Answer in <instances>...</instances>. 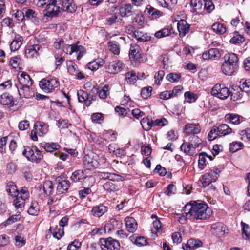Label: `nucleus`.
Segmentation results:
<instances>
[{"label": "nucleus", "instance_id": "6", "mask_svg": "<svg viewBox=\"0 0 250 250\" xmlns=\"http://www.w3.org/2000/svg\"><path fill=\"white\" fill-rule=\"evenodd\" d=\"M39 85L41 88L46 93L52 92L59 85V83L55 78H46L40 81Z\"/></svg>", "mask_w": 250, "mask_h": 250}, {"label": "nucleus", "instance_id": "4", "mask_svg": "<svg viewBox=\"0 0 250 250\" xmlns=\"http://www.w3.org/2000/svg\"><path fill=\"white\" fill-rule=\"evenodd\" d=\"M60 0H50L43 10L44 15L48 17L58 16L61 12Z\"/></svg>", "mask_w": 250, "mask_h": 250}, {"label": "nucleus", "instance_id": "38", "mask_svg": "<svg viewBox=\"0 0 250 250\" xmlns=\"http://www.w3.org/2000/svg\"><path fill=\"white\" fill-rule=\"evenodd\" d=\"M218 134L219 136H225L230 134L232 132V129L227 124H222L218 127Z\"/></svg>", "mask_w": 250, "mask_h": 250}, {"label": "nucleus", "instance_id": "15", "mask_svg": "<svg viewBox=\"0 0 250 250\" xmlns=\"http://www.w3.org/2000/svg\"><path fill=\"white\" fill-rule=\"evenodd\" d=\"M98 176L101 179H108L112 181H123L124 178L122 176L115 173L107 172H99Z\"/></svg>", "mask_w": 250, "mask_h": 250}, {"label": "nucleus", "instance_id": "50", "mask_svg": "<svg viewBox=\"0 0 250 250\" xmlns=\"http://www.w3.org/2000/svg\"><path fill=\"white\" fill-rule=\"evenodd\" d=\"M77 46V44H73L72 45L67 44L63 47V50L67 54L71 55L73 53L75 52Z\"/></svg>", "mask_w": 250, "mask_h": 250}, {"label": "nucleus", "instance_id": "45", "mask_svg": "<svg viewBox=\"0 0 250 250\" xmlns=\"http://www.w3.org/2000/svg\"><path fill=\"white\" fill-rule=\"evenodd\" d=\"M202 242L199 240L190 239L188 241L187 245L189 249L194 250L202 246Z\"/></svg>", "mask_w": 250, "mask_h": 250}, {"label": "nucleus", "instance_id": "31", "mask_svg": "<svg viewBox=\"0 0 250 250\" xmlns=\"http://www.w3.org/2000/svg\"><path fill=\"white\" fill-rule=\"evenodd\" d=\"M174 33L172 27L169 26L164 28L155 33V35L158 38H161L166 36H170Z\"/></svg>", "mask_w": 250, "mask_h": 250}, {"label": "nucleus", "instance_id": "54", "mask_svg": "<svg viewBox=\"0 0 250 250\" xmlns=\"http://www.w3.org/2000/svg\"><path fill=\"white\" fill-rule=\"evenodd\" d=\"M15 197L16 198L13 201V204L16 208L21 209V210L24 206V201L21 199L19 197V196H16Z\"/></svg>", "mask_w": 250, "mask_h": 250}, {"label": "nucleus", "instance_id": "64", "mask_svg": "<svg viewBox=\"0 0 250 250\" xmlns=\"http://www.w3.org/2000/svg\"><path fill=\"white\" fill-rule=\"evenodd\" d=\"M208 173H206L202 176V180L201 181L202 184L204 187H207L208 186L212 181H211L210 177Z\"/></svg>", "mask_w": 250, "mask_h": 250}, {"label": "nucleus", "instance_id": "44", "mask_svg": "<svg viewBox=\"0 0 250 250\" xmlns=\"http://www.w3.org/2000/svg\"><path fill=\"white\" fill-rule=\"evenodd\" d=\"M100 98L104 99L109 94V87L108 85H104L97 91Z\"/></svg>", "mask_w": 250, "mask_h": 250}, {"label": "nucleus", "instance_id": "48", "mask_svg": "<svg viewBox=\"0 0 250 250\" xmlns=\"http://www.w3.org/2000/svg\"><path fill=\"white\" fill-rule=\"evenodd\" d=\"M189 143L195 149L199 146L202 141L197 136L193 135L189 138Z\"/></svg>", "mask_w": 250, "mask_h": 250}, {"label": "nucleus", "instance_id": "1", "mask_svg": "<svg viewBox=\"0 0 250 250\" xmlns=\"http://www.w3.org/2000/svg\"><path fill=\"white\" fill-rule=\"evenodd\" d=\"M185 215L179 216L177 214L178 221L181 224H184L187 219L193 221L206 220L210 217L212 211L207 204L204 202L197 203L191 201L185 205L183 209Z\"/></svg>", "mask_w": 250, "mask_h": 250}, {"label": "nucleus", "instance_id": "19", "mask_svg": "<svg viewBox=\"0 0 250 250\" xmlns=\"http://www.w3.org/2000/svg\"><path fill=\"white\" fill-rule=\"evenodd\" d=\"M16 86L21 97L28 98L33 96V91L30 88L31 85H20L19 86L16 85Z\"/></svg>", "mask_w": 250, "mask_h": 250}, {"label": "nucleus", "instance_id": "8", "mask_svg": "<svg viewBox=\"0 0 250 250\" xmlns=\"http://www.w3.org/2000/svg\"><path fill=\"white\" fill-rule=\"evenodd\" d=\"M211 94L219 99H226L230 95V91L224 85L217 83L211 89Z\"/></svg>", "mask_w": 250, "mask_h": 250}, {"label": "nucleus", "instance_id": "7", "mask_svg": "<svg viewBox=\"0 0 250 250\" xmlns=\"http://www.w3.org/2000/svg\"><path fill=\"white\" fill-rule=\"evenodd\" d=\"M100 245L102 250H119L120 248L119 241L111 237L100 239Z\"/></svg>", "mask_w": 250, "mask_h": 250}, {"label": "nucleus", "instance_id": "40", "mask_svg": "<svg viewBox=\"0 0 250 250\" xmlns=\"http://www.w3.org/2000/svg\"><path fill=\"white\" fill-rule=\"evenodd\" d=\"M212 29L215 33L219 35L224 34L226 31L225 26L219 22L214 23L212 25Z\"/></svg>", "mask_w": 250, "mask_h": 250}, {"label": "nucleus", "instance_id": "3", "mask_svg": "<svg viewBox=\"0 0 250 250\" xmlns=\"http://www.w3.org/2000/svg\"><path fill=\"white\" fill-rule=\"evenodd\" d=\"M22 154L25 156L27 159L32 162L39 163L43 158V154L35 146L32 147L24 146V150Z\"/></svg>", "mask_w": 250, "mask_h": 250}, {"label": "nucleus", "instance_id": "51", "mask_svg": "<svg viewBox=\"0 0 250 250\" xmlns=\"http://www.w3.org/2000/svg\"><path fill=\"white\" fill-rule=\"evenodd\" d=\"M122 223L120 221H117L114 218H112L110 220V224H108L106 227H109L110 229H114L116 228H119L121 225Z\"/></svg>", "mask_w": 250, "mask_h": 250}, {"label": "nucleus", "instance_id": "43", "mask_svg": "<svg viewBox=\"0 0 250 250\" xmlns=\"http://www.w3.org/2000/svg\"><path fill=\"white\" fill-rule=\"evenodd\" d=\"M108 47L109 50L114 54L118 55L120 53L119 44L116 41H111L108 42Z\"/></svg>", "mask_w": 250, "mask_h": 250}, {"label": "nucleus", "instance_id": "59", "mask_svg": "<svg viewBox=\"0 0 250 250\" xmlns=\"http://www.w3.org/2000/svg\"><path fill=\"white\" fill-rule=\"evenodd\" d=\"M180 77V74L171 73L167 76L166 79L169 82H175L178 81Z\"/></svg>", "mask_w": 250, "mask_h": 250}, {"label": "nucleus", "instance_id": "37", "mask_svg": "<svg viewBox=\"0 0 250 250\" xmlns=\"http://www.w3.org/2000/svg\"><path fill=\"white\" fill-rule=\"evenodd\" d=\"M0 103L3 105L13 104V97L8 93H3L0 97Z\"/></svg>", "mask_w": 250, "mask_h": 250}, {"label": "nucleus", "instance_id": "63", "mask_svg": "<svg viewBox=\"0 0 250 250\" xmlns=\"http://www.w3.org/2000/svg\"><path fill=\"white\" fill-rule=\"evenodd\" d=\"M239 87L243 92L247 93L250 91V79L245 80Z\"/></svg>", "mask_w": 250, "mask_h": 250}, {"label": "nucleus", "instance_id": "58", "mask_svg": "<svg viewBox=\"0 0 250 250\" xmlns=\"http://www.w3.org/2000/svg\"><path fill=\"white\" fill-rule=\"evenodd\" d=\"M152 88L151 86L145 87L142 89L141 95L143 98L147 99L151 95Z\"/></svg>", "mask_w": 250, "mask_h": 250}, {"label": "nucleus", "instance_id": "61", "mask_svg": "<svg viewBox=\"0 0 250 250\" xmlns=\"http://www.w3.org/2000/svg\"><path fill=\"white\" fill-rule=\"evenodd\" d=\"M153 228L151 229V231L153 233H156L161 229L162 224L161 222L156 219L153 222Z\"/></svg>", "mask_w": 250, "mask_h": 250}, {"label": "nucleus", "instance_id": "33", "mask_svg": "<svg viewBox=\"0 0 250 250\" xmlns=\"http://www.w3.org/2000/svg\"><path fill=\"white\" fill-rule=\"evenodd\" d=\"M78 99L79 102H85L86 105L88 106L91 104V101L88 100V95L85 91L80 90L77 91Z\"/></svg>", "mask_w": 250, "mask_h": 250}, {"label": "nucleus", "instance_id": "25", "mask_svg": "<svg viewBox=\"0 0 250 250\" xmlns=\"http://www.w3.org/2000/svg\"><path fill=\"white\" fill-rule=\"evenodd\" d=\"M18 81L20 85H31L32 84V81L30 76L24 72H21L18 76Z\"/></svg>", "mask_w": 250, "mask_h": 250}, {"label": "nucleus", "instance_id": "34", "mask_svg": "<svg viewBox=\"0 0 250 250\" xmlns=\"http://www.w3.org/2000/svg\"><path fill=\"white\" fill-rule=\"evenodd\" d=\"M134 37L137 41L140 42H145L150 40L151 37L146 33L139 31H135L134 32Z\"/></svg>", "mask_w": 250, "mask_h": 250}, {"label": "nucleus", "instance_id": "32", "mask_svg": "<svg viewBox=\"0 0 250 250\" xmlns=\"http://www.w3.org/2000/svg\"><path fill=\"white\" fill-rule=\"evenodd\" d=\"M6 190L9 195L13 197L19 195L18 190L16 185L13 182L10 181L7 184Z\"/></svg>", "mask_w": 250, "mask_h": 250}, {"label": "nucleus", "instance_id": "52", "mask_svg": "<svg viewBox=\"0 0 250 250\" xmlns=\"http://www.w3.org/2000/svg\"><path fill=\"white\" fill-rule=\"evenodd\" d=\"M103 188L108 192H111L116 189L117 186L112 182L108 181L104 184L103 185Z\"/></svg>", "mask_w": 250, "mask_h": 250}, {"label": "nucleus", "instance_id": "35", "mask_svg": "<svg viewBox=\"0 0 250 250\" xmlns=\"http://www.w3.org/2000/svg\"><path fill=\"white\" fill-rule=\"evenodd\" d=\"M40 211L38 203L36 201H33L28 209V213L33 216H37L38 215Z\"/></svg>", "mask_w": 250, "mask_h": 250}, {"label": "nucleus", "instance_id": "41", "mask_svg": "<svg viewBox=\"0 0 250 250\" xmlns=\"http://www.w3.org/2000/svg\"><path fill=\"white\" fill-rule=\"evenodd\" d=\"M42 146L47 152H53L55 150L59 149L60 147V146L55 143H46L43 144Z\"/></svg>", "mask_w": 250, "mask_h": 250}, {"label": "nucleus", "instance_id": "24", "mask_svg": "<svg viewBox=\"0 0 250 250\" xmlns=\"http://www.w3.org/2000/svg\"><path fill=\"white\" fill-rule=\"evenodd\" d=\"M23 38L19 35L15 36L14 39L10 44V48L11 51H15L18 50L22 44Z\"/></svg>", "mask_w": 250, "mask_h": 250}, {"label": "nucleus", "instance_id": "36", "mask_svg": "<svg viewBox=\"0 0 250 250\" xmlns=\"http://www.w3.org/2000/svg\"><path fill=\"white\" fill-rule=\"evenodd\" d=\"M146 12H147L149 15V17L151 19H157L161 16L162 14L161 12L150 5H148L146 7Z\"/></svg>", "mask_w": 250, "mask_h": 250}, {"label": "nucleus", "instance_id": "53", "mask_svg": "<svg viewBox=\"0 0 250 250\" xmlns=\"http://www.w3.org/2000/svg\"><path fill=\"white\" fill-rule=\"evenodd\" d=\"M15 244L18 247H22L25 244V239L21 234H18L15 237Z\"/></svg>", "mask_w": 250, "mask_h": 250}, {"label": "nucleus", "instance_id": "11", "mask_svg": "<svg viewBox=\"0 0 250 250\" xmlns=\"http://www.w3.org/2000/svg\"><path fill=\"white\" fill-rule=\"evenodd\" d=\"M210 231L212 234L218 237H224L228 233L226 226L220 222L213 224Z\"/></svg>", "mask_w": 250, "mask_h": 250}, {"label": "nucleus", "instance_id": "9", "mask_svg": "<svg viewBox=\"0 0 250 250\" xmlns=\"http://www.w3.org/2000/svg\"><path fill=\"white\" fill-rule=\"evenodd\" d=\"M83 166L87 170H92L97 168L99 166L97 157L93 153L85 155L83 158Z\"/></svg>", "mask_w": 250, "mask_h": 250}, {"label": "nucleus", "instance_id": "14", "mask_svg": "<svg viewBox=\"0 0 250 250\" xmlns=\"http://www.w3.org/2000/svg\"><path fill=\"white\" fill-rule=\"evenodd\" d=\"M56 181L58 183L57 192L59 194H62L68 189L70 186V183L68 180H63L62 178L59 176L56 178Z\"/></svg>", "mask_w": 250, "mask_h": 250}, {"label": "nucleus", "instance_id": "27", "mask_svg": "<svg viewBox=\"0 0 250 250\" xmlns=\"http://www.w3.org/2000/svg\"><path fill=\"white\" fill-rule=\"evenodd\" d=\"M133 6L131 4H125L119 9V12L121 16L124 17H129L132 15Z\"/></svg>", "mask_w": 250, "mask_h": 250}, {"label": "nucleus", "instance_id": "57", "mask_svg": "<svg viewBox=\"0 0 250 250\" xmlns=\"http://www.w3.org/2000/svg\"><path fill=\"white\" fill-rule=\"evenodd\" d=\"M206 152H202L200 154L198 160V166L200 169H203L206 165Z\"/></svg>", "mask_w": 250, "mask_h": 250}, {"label": "nucleus", "instance_id": "28", "mask_svg": "<svg viewBox=\"0 0 250 250\" xmlns=\"http://www.w3.org/2000/svg\"><path fill=\"white\" fill-rule=\"evenodd\" d=\"M125 225L128 231L130 232H134L136 231L137 224L135 220L132 217H126L125 218Z\"/></svg>", "mask_w": 250, "mask_h": 250}, {"label": "nucleus", "instance_id": "56", "mask_svg": "<svg viewBox=\"0 0 250 250\" xmlns=\"http://www.w3.org/2000/svg\"><path fill=\"white\" fill-rule=\"evenodd\" d=\"M91 120L94 123H101L104 120V117L102 113H96L91 116Z\"/></svg>", "mask_w": 250, "mask_h": 250}, {"label": "nucleus", "instance_id": "22", "mask_svg": "<svg viewBox=\"0 0 250 250\" xmlns=\"http://www.w3.org/2000/svg\"><path fill=\"white\" fill-rule=\"evenodd\" d=\"M107 211V207L103 204L94 206L91 210L92 214L95 217H100Z\"/></svg>", "mask_w": 250, "mask_h": 250}, {"label": "nucleus", "instance_id": "29", "mask_svg": "<svg viewBox=\"0 0 250 250\" xmlns=\"http://www.w3.org/2000/svg\"><path fill=\"white\" fill-rule=\"evenodd\" d=\"M243 90L239 86H234L232 87V90L230 92V98L235 101L241 98Z\"/></svg>", "mask_w": 250, "mask_h": 250}, {"label": "nucleus", "instance_id": "16", "mask_svg": "<svg viewBox=\"0 0 250 250\" xmlns=\"http://www.w3.org/2000/svg\"><path fill=\"white\" fill-rule=\"evenodd\" d=\"M201 131V128L198 124L193 123L187 124L184 128V132L187 135L197 134Z\"/></svg>", "mask_w": 250, "mask_h": 250}, {"label": "nucleus", "instance_id": "23", "mask_svg": "<svg viewBox=\"0 0 250 250\" xmlns=\"http://www.w3.org/2000/svg\"><path fill=\"white\" fill-rule=\"evenodd\" d=\"M225 119L226 122L231 123L233 125H238L243 120V118L239 115L228 114L225 115Z\"/></svg>", "mask_w": 250, "mask_h": 250}, {"label": "nucleus", "instance_id": "2", "mask_svg": "<svg viewBox=\"0 0 250 250\" xmlns=\"http://www.w3.org/2000/svg\"><path fill=\"white\" fill-rule=\"evenodd\" d=\"M224 62L221 66L222 72L226 75H231L238 67L239 59L235 53H230L225 54Z\"/></svg>", "mask_w": 250, "mask_h": 250}, {"label": "nucleus", "instance_id": "20", "mask_svg": "<svg viewBox=\"0 0 250 250\" xmlns=\"http://www.w3.org/2000/svg\"><path fill=\"white\" fill-rule=\"evenodd\" d=\"M41 48V45L38 44L29 45L25 50V54L27 57H37L40 54Z\"/></svg>", "mask_w": 250, "mask_h": 250}, {"label": "nucleus", "instance_id": "5", "mask_svg": "<svg viewBox=\"0 0 250 250\" xmlns=\"http://www.w3.org/2000/svg\"><path fill=\"white\" fill-rule=\"evenodd\" d=\"M48 131V126L42 122H37L34 125V129L31 131V138L33 141H37V135L43 136Z\"/></svg>", "mask_w": 250, "mask_h": 250}, {"label": "nucleus", "instance_id": "21", "mask_svg": "<svg viewBox=\"0 0 250 250\" xmlns=\"http://www.w3.org/2000/svg\"><path fill=\"white\" fill-rule=\"evenodd\" d=\"M190 25L185 20H181L177 23V29L179 36L183 37L189 31Z\"/></svg>", "mask_w": 250, "mask_h": 250}, {"label": "nucleus", "instance_id": "17", "mask_svg": "<svg viewBox=\"0 0 250 250\" xmlns=\"http://www.w3.org/2000/svg\"><path fill=\"white\" fill-rule=\"evenodd\" d=\"M60 6H61V11H67L70 13H73L76 10L75 4L72 2V0H60Z\"/></svg>", "mask_w": 250, "mask_h": 250}, {"label": "nucleus", "instance_id": "42", "mask_svg": "<svg viewBox=\"0 0 250 250\" xmlns=\"http://www.w3.org/2000/svg\"><path fill=\"white\" fill-rule=\"evenodd\" d=\"M85 178L83 172L82 170H78L74 171L71 176V180L74 182H78Z\"/></svg>", "mask_w": 250, "mask_h": 250}, {"label": "nucleus", "instance_id": "39", "mask_svg": "<svg viewBox=\"0 0 250 250\" xmlns=\"http://www.w3.org/2000/svg\"><path fill=\"white\" fill-rule=\"evenodd\" d=\"M212 0H200L198 1V4L200 3V5H204V9L208 13H210L215 8Z\"/></svg>", "mask_w": 250, "mask_h": 250}, {"label": "nucleus", "instance_id": "12", "mask_svg": "<svg viewBox=\"0 0 250 250\" xmlns=\"http://www.w3.org/2000/svg\"><path fill=\"white\" fill-rule=\"evenodd\" d=\"M141 124L143 126V124L146 123L147 127L146 129V130H149L154 125L158 126H165L166 125L168 122L165 118H161L160 119H156L154 121L151 120L149 121L147 119L143 118L141 121Z\"/></svg>", "mask_w": 250, "mask_h": 250}, {"label": "nucleus", "instance_id": "62", "mask_svg": "<svg viewBox=\"0 0 250 250\" xmlns=\"http://www.w3.org/2000/svg\"><path fill=\"white\" fill-rule=\"evenodd\" d=\"M115 110L120 116L124 117L126 115L128 112L129 111V109H125L120 106H116L115 108Z\"/></svg>", "mask_w": 250, "mask_h": 250}, {"label": "nucleus", "instance_id": "13", "mask_svg": "<svg viewBox=\"0 0 250 250\" xmlns=\"http://www.w3.org/2000/svg\"><path fill=\"white\" fill-rule=\"evenodd\" d=\"M125 65L120 61H114L110 62L106 68L107 71L111 74H118L124 68Z\"/></svg>", "mask_w": 250, "mask_h": 250}, {"label": "nucleus", "instance_id": "55", "mask_svg": "<svg viewBox=\"0 0 250 250\" xmlns=\"http://www.w3.org/2000/svg\"><path fill=\"white\" fill-rule=\"evenodd\" d=\"M185 97L187 99L188 103H193L197 99V95L190 92H186L185 93Z\"/></svg>", "mask_w": 250, "mask_h": 250}, {"label": "nucleus", "instance_id": "47", "mask_svg": "<svg viewBox=\"0 0 250 250\" xmlns=\"http://www.w3.org/2000/svg\"><path fill=\"white\" fill-rule=\"evenodd\" d=\"M125 78L127 83L133 84L139 77L134 71H131L125 74Z\"/></svg>", "mask_w": 250, "mask_h": 250}, {"label": "nucleus", "instance_id": "18", "mask_svg": "<svg viewBox=\"0 0 250 250\" xmlns=\"http://www.w3.org/2000/svg\"><path fill=\"white\" fill-rule=\"evenodd\" d=\"M220 57V53L217 48H211L208 51L205 52L202 54V58L204 60L218 59Z\"/></svg>", "mask_w": 250, "mask_h": 250}, {"label": "nucleus", "instance_id": "46", "mask_svg": "<svg viewBox=\"0 0 250 250\" xmlns=\"http://www.w3.org/2000/svg\"><path fill=\"white\" fill-rule=\"evenodd\" d=\"M242 236L245 239H249L250 236V227L249 225L241 221Z\"/></svg>", "mask_w": 250, "mask_h": 250}, {"label": "nucleus", "instance_id": "49", "mask_svg": "<svg viewBox=\"0 0 250 250\" xmlns=\"http://www.w3.org/2000/svg\"><path fill=\"white\" fill-rule=\"evenodd\" d=\"M243 146L242 143L238 142H233L229 145V149L230 151L235 152L240 149Z\"/></svg>", "mask_w": 250, "mask_h": 250}, {"label": "nucleus", "instance_id": "60", "mask_svg": "<svg viewBox=\"0 0 250 250\" xmlns=\"http://www.w3.org/2000/svg\"><path fill=\"white\" fill-rule=\"evenodd\" d=\"M217 136H219L218 134V129L216 126H214L210 131L208 134V139L210 141L213 140L215 139Z\"/></svg>", "mask_w": 250, "mask_h": 250}, {"label": "nucleus", "instance_id": "10", "mask_svg": "<svg viewBox=\"0 0 250 250\" xmlns=\"http://www.w3.org/2000/svg\"><path fill=\"white\" fill-rule=\"evenodd\" d=\"M140 47L137 44L131 45L129 50V57L139 62H144L146 60V55L140 53Z\"/></svg>", "mask_w": 250, "mask_h": 250}, {"label": "nucleus", "instance_id": "30", "mask_svg": "<svg viewBox=\"0 0 250 250\" xmlns=\"http://www.w3.org/2000/svg\"><path fill=\"white\" fill-rule=\"evenodd\" d=\"M180 148L181 150L187 155L192 156L195 153V149L189 143L184 142Z\"/></svg>", "mask_w": 250, "mask_h": 250}, {"label": "nucleus", "instance_id": "26", "mask_svg": "<svg viewBox=\"0 0 250 250\" xmlns=\"http://www.w3.org/2000/svg\"><path fill=\"white\" fill-rule=\"evenodd\" d=\"M40 191L42 190L44 193L47 196L50 195L53 190V186L52 182L50 181H45L43 185H40L38 187Z\"/></svg>", "mask_w": 250, "mask_h": 250}]
</instances>
